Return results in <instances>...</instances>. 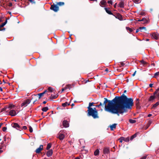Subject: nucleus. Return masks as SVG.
<instances>
[{
	"instance_id": "1",
	"label": "nucleus",
	"mask_w": 159,
	"mask_h": 159,
	"mask_svg": "<svg viewBox=\"0 0 159 159\" xmlns=\"http://www.w3.org/2000/svg\"><path fill=\"white\" fill-rule=\"evenodd\" d=\"M102 104L104 106L105 111L113 114H116L119 116L120 114H122L126 111L127 109H131L133 104V100L131 98H128L124 94L120 96H116L111 100L104 98Z\"/></svg>"
},
{
	"instance_id": "2",
	"label": "nucleus",
	"mask_w": 159,
	"mask_h": 159,
	"mask_svg": "<svg viewBox=\"0 0 159 159\" xmlns=\"http://www.w3.org/2000/svg\"><path fill=\"white\" fill-rule=\"evenodd\" d=\"M93 104V102H90L89 103V106L87 108L88 109V114L89 116H92L94 119L98 118L97 111L94 110L93 108L91 107L92 106Z\"/></svg>"
},
{
	"instance_id": "3",
	"label": "nucleus",
	"mask_w": 159,
	"mask_h": 159,
	"mask_svg": "<svg viewBox=\"0 0 159 159\" xmlns=\"http://www.w3.org/2000/svg\"><path fill=\"white\" fill-rule=\"evenodd\" d=\"M152 39L157 40L159 39V34L157 32H154L150 34Z\"/></svg>"
},
{
	"instance_id": "4",
	"label": "nucleus",
	"mask_w": 159,
	"mask_h": 159,
	"mask_svg": "<svg viewBox=\"0 0 159 159\" xmlns=\"http://www.w3.org/2000/svg\"><path fill=\"white\" fill-rule=\"evenodd\" d=\"M12 126L16 129L18 130L21 131L22 130V127H21L17 123H13L11 124Z\"/></svg>"
},
{
	"instance_id": "5",
	"label": "nucleus",
	"mask_w": 159,
	"mask_h": 159,
	"mask_svg": "<svg viewBox=\"0 0 159 159\" xmlns=\"http://www.w3.org/2000/svg\"><path fill=\"white\" fill-rule=\"evenodd\" d=\"M31 102V100L29 99H26L21 104V107H26Z\"/></svg>"
},
{
	"instance_id": "6",
	"label": "nucleus",
	"mask_w": 159,
	"mask_h": 159,
	"mask_svg": "<svg viewBox=\"0 0 159 159\" xmlns=\"http://www.w3.org/2000/svg\"><path fill=\"white\" fill-rule=\"evenodd\" d=\"M59 7L57 4L52 5L50 7V9L55 12H57L59 10Z\"/></svg>"
},
{
	"instance_id": "7",
	"label": "nucleus",
	"mask_w": 159,
	"mask_h": 159,
	"mask_svg": "<svg viewBox=\"0 0 159 159\" xmlns=\"http://www.w3.org/2000/svg\"><path fill=\"white\" fill-rule=\"evenodd\" d=\"M61 131L57 135V138H59L60 140H63L65 137V135L63 134H62L61 133Z\"/></svg>"
},
{
	"instance_id": "8",
	"label": "nucleus",
	"mask_w": 159,
	"mask_h": 159,
	"mask_svg": "<svg viewBox=\"0 0 159 159\" xmlns=\"http://www.w3.org/2000/svg\"><path fill=\"white\" fill-rule=\"evenodd\" d=\"M125 6L124 1H121L118 5V6L121 8H124Z\"/></svg>"
},
{
	"instance_id": "9",
	"label": "nucleus",
	"mask_w": 159,
	"mask_h": 159,
	"mask_svg": "<svg viewBox=\"0 0 159 159\" xmlns=\"http://www.w3.org/2000/svg\"><path fill=\"white\" fill-rule=\"evenodd\" d=\"M63 125L65 128L68 127L69 126V123L66 120H64L63 122Z\"/></svg>"
},
{
	"instance_id": "10",
	"label": "nucleus",
	"mask_w": 159,
	"mask_h": 159,
	"mask_svg": "<svg viewBox=\"0 0 159 159\" xmlns=\"http://www.w3.org/2000/svg\"><path fill=\"white\" fill-rule=\"evenodd\" d=\"M9 115L11 116H15L16 115V111L13 110H11L9 111Z\"/></svg>"
},
{
	"instance_id": "11",
	"label": "nucleus",
	"mask_w": 159,
	"mask_h": 159,
	"mask_svg": "<svg viewBox=\"0 0 159 159\" xmlns=\"http://www.w3.org/2000/svg\"><path fill=\"white\" fill-rule=\"evenodd\" d=\"M43 148V146L40 145L39 147L37 148L35 150V152L37 153H39L40 152V151L42 150Z\"/></svg>"
},
{
	"instance_id": "12",
	"label": "nucleus",
	"mask_w": 159,
	"mask_h": 159,
	"mask_svg": "<svg viewBox=\"0 0 159 159\" xmlns=\"http://www.w3.org/2000/svg\"><path fill=\"white\" fill-rule=\"evenodd\" d=\"M52 153L53 151L52 149H50L47 152L46 155L48 157H49L52 155Z\"/></svg>"
},
{
	"instance_id": "13",
	"label": "nucleus",
	"mask_w": 159,
	"mask_h": 159,
	"mask_svg": "<svg viewBox=\"0 0 159 159\" xmlns=\"http://www.w3.org/2000/svg\"><path fill=\"white\" fill-rule=\"evenodd\" d=\"M115 17L116 18L120 20H123V18L122 16L119 13L117 14L116 16H115Z\"/></svg>"
},
{
	"instance_id": "14",
	"label": "nucleus",
	"mask_w": 159,
	"mask_h": 159,
	"mask_svg": "<svg viewBox=\"0 0 159 159\" xmlns=\"http://www.w3.org/2000/svg\"><path fill=\"white\" fill-rule=\"evenodd\" d=\"M106 12L110 15H113L111 11L109 10V9L105 7L104 8Z\"/></svg>"
},
{
	"instance_id": "15",
	"label": "nucleus",
	"mask_w": 159,
	"mask_h": 159,
	"mask_svg": "<svg viewBox=\"0 0 159 159\" xmlns=\"http://www.w3.org/2000/svg\"><path fill=\"white\" fill-rule=\"evenodd\" d=\"M106 4V1L104 0H102L101 1L100 5L101 7H102L103 6L105 5Z\"/></svg>"
},
{
	"instance_id": "16",
	"label": "nucleus",
	"mask_w": 159,
	"mask_h": 159,
	"mask_svg": "<svg viewBox=\"0 0 159 159\" xmlns=\"http://www.w3.org/2000/svg\"><path fill=\"white\" fill-rule=\"evenodd\" d=\"M116 124H112V125H110V128L111 130H113L114 129H115L116 128Z\"/></svg>"
},
{
	"instance_id": "17",
	"label": "nucleus",
	"mask_w": 159,
	"mask_h": 159,
	"mask_svg": "<svg viewBox=\"0 0 159 159\" xmlns=\"http://www.w3.org/2000/svg\"><path fill=\"white\" fill-rule=\"evenodd\" d=\"M121 139H123V141L126 142H129V137L127 138H125L123 137H121Z\"/></svg>"
},
{
	"instance_id": "18",
	"label": "nucleus",
	"mask_w": 159,
	"mask_h": 159,
	"mask_svg": "<svg viewBox=\"0 0 159 159\" xmlns=\"http://www.w3.org/2000/svg\"><path fill=\"white\" fill-rule=\"evenodd\" d=\"M103 151L104 153H108L109 152V149L107 148H105Z\"/></svg>"
},
{
	"instance_id": "19",
	"label": "nucleus",
	"mask_w": 159,
	"mask_h": 159,
	"mask_svg": "<svg viewBox=\"0 0 159 159\" xmlns=\"http://www.w3.org/2000/svg\"><path fill=\"white\" fill-rule=\"evenodd\" d=\"M99 153V151L98 149H96L94 152V155L95 156L98 155Z\"/></svg>"
},
{
	"instance_id": "20",
	"label": "nucleus",
	"mask_w": 159,
	"mask_h": 159,
	"mask_svg": "<svg viewBox=\"0 0 159 159\" xmlns=\"http://www.w3.org/2000/svg\"><path fill=\"white\" fill-rule=\"evenodd\" d=\"M155 98L156 97L154 95L151 96L149 99V101H152L155 99Z\"/></svg>"
},
{
	"instance_id": "21",
	"label": "nucleus",
	"mask_w": 159,
	"mask_h": 159,
	"mask_svg": "<svg viewBox=\"0 0 159 159\" xmlns=\"http://www.w3.org/2000/svg\"><path fill=\"white\" fill-rule=\"evenodd\" d=\"M70 103H68L67 102H66L65 103L62 104V106L63 107H66L67 106H69L70 105Z\"/></svg>"
},
{
	"instance_id": "22",
	"label": "nucleus",
	"mask_w": 159,
	"mask_h": 159,
	"mask_svg": "<svg viewBox=\"0 0 159 159\" xmlns=\"http://www.w3.org/2000/svg\"><path fill=\"white\" fill-rule=\"evenodd\" d=\"M159 105V101L157 102L155 104L153 105L152 108H154L157 107Z\"/></svg>"
},
{
	"instance_id": "23",
	"label": "nucleus",
	"mask_w": 159,
	"mask_h": 159,
	"mask_svg": "<svg viewBox=\"0 0 159 159\" xmlns=\"http://www.w3.org/2000/svg\"><path fill=\"white\" fill-rule=\"evenodd\" d=\"M126 29L128 31H129V33H131L133 31V29L129 28V27H126Z\"/></svg>"
},
{
	"instance_id": "24",
	"label": "nucleus",
	"mask_w": 159,
	"mask_h": 159,
	"mask_svg": "<svg viewBox=\"0 0 159 159\" xmlns=\"http://www.w3.org/2000/svg\"><path fill=\"white\" fill-rule=\"evenodd\" d=\"M141 20H142V21H143L144 22V23H147L148 21V20L145 18H143Z\"/></svg>"
},
{
	"instance_id": "25",
	"label": "nucleus",
	"mask_w": 159,
	"mask_h": 159,
	"mask_svg": "<svg viewBox=\"0 0 159 159\" xmlns=\"http://www.w3.org/2000/svg\"><path fill=\"white\" fill-rule=\"evenodd\" d=\"M57 5L59 6H62L64 5V3L63 2H57Z\"/></svg>"
},
{
	"instance_id": "26",
	"label": "nucleus",
	"mask_w": 159,
	"mask_h": 159,
	"mask_svg": "<svg viewBox=\"0 0 159 159\" xmlns=\"http://www.w3.org/2000/svg\"><path fill=\"white\" fill-rule=\"evenodd\" d=\"M47 91L46 90L42 93L38 94V95L39 96V98H40L43 95L47 92Z\"/></svg>"
},
{
	"instance_id": "27",
	"label": "nucleus",
	"mask_w": 159,
	"mask_h": 159,
	"mask_svg": "<svg viewBox=\"0 0 159 159\" xmlns=\"http://www.w3.org/2000/svg\"><path fill=\"white\" fill-rule=\"evenodd\" d=\"M48 110V107H44L42 109V111L44 112L47 111Z\"/></svg>"
},
{
	"instance_id": "28",
	"label": "nucleus",
	"mask_w": 159,
	"mask_h": 159,
	"mask_svg": "<svg viewBox=\"0 0 159 159\" xmlns=\"http://www.w3.org/2000/svg\"><path fill=\"white\" fill-rule=\"evenodd\" d=\"M129 121L130 123L133 124L136 122V120H134L130 119L129 120Z\"/></svg>"
},
{
	"instance_id": "29",
	"label": "nucleus",
	"mask_w": 159,
	"mask_h": 159,
	"mask_svg": "<svg viewBox=\"0 0 159 159\" xmlns=\"http://www.w3.org/2000/svg\"><path fill=\"white\" fill-rule=\"evenodd\" d=\"M58 95H52L50 97V99H55L57 97H58Z\"/></svg>"
},
{
	"instance_id": "30",
	"label": "nucleus",
	"mask_w": 159,
	"mask_h": 159,
	"mask_svg": "<svg viewBox=\"0 0 159 159\" xmlns=\"http://www.w3.org/2000/svg\"><path fill=\"white\" fill-rule=\"evenodd\" d=\"M159 75V71L154 74L153 77L156 78Z\"/></svg>"
},
{
	"instance_id": "31",
	"label": "nucleus",
	"mask_w": 159,
	"mask_h": 159,
	"mask_svg": "<svg viewBox=\"0 0 159 159\" xmlns=\"http://www.w3.org/2000/svg\"><path fill=\"white\" fill-rule=\"evenodd\" d=\"M7 22V20H6L5 22L3 23L2 25H0V28H2L3 27L4 25H6Z\"/></svg>"
},
{
	"instance_id": "32",
	"label": "nucleus",
	"mask_w": 159,
	"mask_h": 159,
	"mask_svg": "<svg viewBox=\"0 0 159 159\" xmlns=\"http://www.w3.org/2000/svg\"><path fill=\"white\" fill-rule=\"evenodd\" d=\"M71 88H72V85L69 84L67 85L66 87H65V89H70Z\"/></svg>"
},
{
	"instance_id": "33",
	"label": "nucleus",
	"mask_w": 159,
	"mask_h": 159,
	"mask_svg": "<svg viewBox=\"0 0 159 159\" xmlns=\"http://www.w3.org/2000/svg\"><path fill=\"white\" fill-rule=\"evenodd\" d=\"M51 144L50 143H48L46 149L47 150H49L51 147Z\"/></svg>"
},
{
	"instance_id": "34",
	"label": "nucleus",
	"mask_w": 159,
	"mask_h": 159,
	"mask_svg": "<svg viewBox=\"0 0 159 159\" xmlns=\"http://www.w3.org/2000/svg\"><path fill=\"white\" fill-rule=\"evenodd\" d=\"M136 137V134H134L132 136H131V137L130 138V140H132L133 139L135 138Z\"/></svg>"
},
{
	"instance_id": "35",
	"label": "nucleus",
	"mask_w": 159,
	"mask_h": 159,
	"mask_svg": "<svg viewBox=\"0 0 159 159\" xmlns=\"http://www.w3.org/2000/svg\"><path fill=\"white\" fill-rule=\"evenodd\" d=\"M159 91V88H157L156 90L153 93V94L154 95H155L156 94H157V93H158V92Z\"/></svg>"
},
{
	"instance_id": "36",
	"label": "nucleus",
	"mask_w": 159,
	"mask_h": 159,
	"mask_svg": "<svg viewBox=\"0 0 159 159\" xmlns=\"http://www.w3.org/2000/svg\"><path fill=\"white\" fill-rule=\"evenodd\" d=\"M53 89L51 87H49L48 88V90L50 91L51 92H52Z\"/></svg>"
},
{
	"instance_id": "37",
	"label": "nucleus",
	"mask_w": 159,
	"mask_h": 159,
	"mask_svg": "<svg viewBox=\"0 0 159 159\" xmlns=\"http://www.w3.org/2000/svg\"><path fill=\"white\" fill-rule=\"evenodd\" d=\"M134 2L136 3H139L140 2V0H134Z\"/></svg>"
},
{
	"instance_id": "38",
	"label": "nucleus",
	"mask_w": 159,
	"mask_h": 159,
	"mask_svg": "<svg viewBox=\"0 0 159 159\" xmlns=\"http://www.w3.org/2000/svg\"><path fill=\"white\" fill-rule=\"evenodd\" d=\"M107 3L108 4H111V5H112L113 4L112 1L111 0H110L107 1Z\"/></svg>"
},
{
	"instance_id": "39",
	"label": "nucleus",
	"mask_w": 159,
	"mask_h": 159,
	"mask_svg": "<svg viewBox=\"0 0 159 159\" xmlns=\"http://www.w3.org/2000/svg\"><path fill=\"white\" fill-rule=\"evenodd\" d=\"M139 29L140 30H141L142 29H144L145 30H146V27H140L139 28Z\"/></svg>"
},
{
	"instance_id": "40",
	"label": "nucleus",
	"mask_w": 159,
	"mask_h": 159,
	"mask_svg": "<svg viewBox=\"0 0 159 159\" xmlns=\"http://www.w3.org/2000/svg\"><path fill=\"white\" fill-rule=\"evenodd\" d=\"M29 131L30 133L32 132L33 131L32 128L30 126L29 127Z\"/></svg>"
},
{
	"instance_id": "41",
	"label": "nucleus",
	"mask_w": 159,
	"mask_h": 159,
	"mask_svg": "<svg viewBox=\"0 0 159 159\" xmlns=\"http://www.w3.org/2000/svg\"><path fill=\"white\" fill-rule=\"evenodd\" d=\"M102 106V102H100L99 104L96 106V107H99L100 106Z\"/></svg>"
},
{
	"instance_id": "42",
	"label": "nucleus",
	"mask_w": 159,
	"mask_h": 159,
	"mask_svg": "<svg viewBox=\"0 0 159 159\" xmlns=\"http://www.w3.org/2000/svg\"><path fill=\"white\" fill-rule=\"evenodd\" d=\"M22 130H26L27 129V127L26 126H24L22 128Z\"/></svg>"
},
{
	"instance_id": "43",
	"label": "nucleus",
	"mask_w": 159,
	"mask_h": 159,
	"mask_svg": "<svg viewBox=\"0 0 159 159\" xmlns=\"http://www.w3.org/2000/svg\"><path fill=\"white\" fill-rule=\"evenodd\" d=\"M139 103V100L138 99H136V105H138Z\"/></svg>"
},
{
	"instance_id": "44",
	"label": "nucleus",
	"mask_w": 159,
	"mask_h": 159,
	"mask_svg": "<svg viewBox=\"0 0 159 159\" xmlns=\"http://www.w3.org/2000/svg\"><path fill=\"white\" fill-rule=\"evenodd\" d=\"M7 128L6 127H3L2 128V130L4 132V131H6V130H7Z\"/></svg>"
},
{
	"instance_id": "45",
	"label": "nucleus",
	"mask_w": 159,
	"mask_h": 159,
	"mask_svg": "<svg viewBox=\"0 0 159 159\" xmlns=\"http://www.w3.org/2000/svg\"><path fill=\"white\" fill-rule=\"evenodd\" d=\"M155 95V96L156 98H159V93L158 94H156Z\"/></svg>"
},
{
	"instance_id": "46",
	"label": "nucleus",
	"mask_w": 159,
	"mask_h": 159,
	"mask_svg": "<svg viewBox=\"0 0 159 159\" xmlns=\"http://www.w3.org/2000/svg\"><path fill=\"white\" fill-rule=\"evenodd\" d=\"M147 158V156H144L141 158V159H146Z\"/></svg>"
},
{
	"instance_id": "47",
	"label": "nucleus",
	"mask_w": 159,
	"mask_h": 159,
	"mask_svg": "<svg viewBox=\"0 0 159 159\" xmlns=\"http://www.w3.org/2000/svg\"><path fill=\"white\" fill-rule=\"evenodd\" d=\"M120 63L121 66H123L125 65V64L123 62H121Z\"/></svg>"
},
{
	"instance_id": "48",
	"label": "nucleus",
	"mask_w": 159,
	"mask_h": 159,
	"mask_svg": "<svg viewBox=\"0 0 159 159\" xmlns=\"http://www.w3.org/2000/svg\"><path fill=\"white\" fill-rule=\"evenodd\" d=\"M123 140V139H121V137L119 139V141H120V143H122Z\"/></svg>"
},
{
	"instance_id": "49",
	"label": "nucleus",
	"mask_w": 159,
	"mask_h": 159,
	"mask_svg": "<svg viewBox=\"0 0 159 159\" xmlns=\"http://www.w3.org/2000/svg\"><path fill=\"white\" fill-rule=\"evenodd\" d=\"M140 30L139 28L138 29H137L136 30V32L135 33H137Z\"/></svg>"
},
{
	"instance_id": "50",
	"label": "nucleus",
	"mask_w": 159,
	"mask_h": 159,
	"mask_svg": "<svg viewBox=\"0 0 159 159\" xmlns=\"http://www.w3.org/2000/svg\"><path fill=\"white\" fill-rule=\"evenodd\" d=\"M136 71H135L134 72V73L132 74V76H134L135 75V74H136Z\"/></svg>"
},
{
	"instance_id": "51",
	"label": "nucleus",
	"mask_w": 159,
	"mask_h": 159,
	"mask_svg": "<svg viewBox=\"0 0 159 159\" xmlns=\"http://www.w3.org/2000/svg\"><path fill=\"white\" fill-rule=\"evenodd\" d=\"M153 84H151L149 85V86L150 87H152V86Z\"/></svg>"
},
{
	"instance_id": "52",
	"label": "nucleus",
	"mask_w": 159,
	"mask_h": 159,
	"mask_svg": "<svg viewBox=\"0 0 159 159\" xmlns=\"http://www.w3.org/2000/svg\"><path fill=\"white\" fill-rule=\"evenodd\" d=\"M140 14L142 15H144V13L143 12H141Z\"/></svg>"
},
{
	"instance_id": "53",
	"label": "nucleus",
	"mask_w": 159,
	"mask_h": 159,
	"mask_svg": "<svg viewBox=\"0 0 159 159\" xmlns=\"http://www.w3.org/2000/svg\"><path fill=\"white\" fill-rule=\"evenodd\" d=\"M152 116V115L151 114H149L148 115V117H150L151 116Z\"/></svg>"
},
{
	"instance_id": "54",
	"label": "nucleus",
	"mask_w": 159,
	"mask_h": 159,
	"mask_svg": "<svg viewBox=\"0 0 159 159\" xmlns=\"http://www.w3.org/2000/svg\"><path fill=\"white\" fill-rule=\"evenodd\" d=\"M116 5H117V3H116L114 5V8H116Z\"/></svg>"
},
{
	"instance_id": "55",
	"label": "nucleus",
	"mask_w": 159,
	"mask_h": 159,
	"mask_svg": "<svg viewBox=\"0 0 159 159\" xmlns=\"http://www.w3.org/2000/svg\"><path fill=\"white\" fill-rule=\"evenodd\" d=\"M29 1L32 3H33L34 2L33 0H29Z\"/></svg>"
},
{
	"instance_id": "56",
	"label": "nucleus",
	"mask_w": 159,
	"mask_h": 159,
	"mask_svg": "<svg viewBox=\"0 0 159 159\" xmlns=\"http://www.w3.org/2000/svg\"><path fill=\"white\" fill-rule=\"evenodd\" d=\"M6 108H3L2 109V111H4L6 110Z\"/></svg>"
},
{
	"instance_id": "57",
	"label": "nucleus",
	"mask_w": 159,
	"mask_h": 159,
	"mask_svg": "<svg viewBox=\"0 0 159 159\" xmlns=\"http://www.w3.org/2000/svg\"><path fill=\"white\" fill-rule=\"evenodd\" d=\"M105 71L107 72H108V69L107 68L105 69Z\"/></svg>"
},
{
	"instance_id": "58",
	"label": "nucleus",
	"mask_w": 159,
	"mask_h": 159,
	"mask_svg": "<svg viewBox=\"0 0 159 159\" xmlns=\"http://www.w3.org/2000/svg\"><path fill=\"white\" fill-rule=\"evenodd\" d=\"M12 6V4L11 3H10L9 4V6L11 7Z\"/></svg>"
},
{
	"instance_id": "59",
	"label": "nucleus",
	"mask_w": 159,
	"mask_h": 159,
	"mask_svg": "<svg viewBox=\"0 0 159 159\" xmlns=\"http://www.w3.org/2000/svg\"><path fill=\"white\" fill-rule=\"evenodd\" d=\"M0 90L1 91H2V88H1V87H0Z\"/></svg>"
},
{
	"instance_id": "60",
	"label": "nucleus",
	"mask_w": 159,
	"mask_h": 159,
	"mask_svg": "<svg viewBox=\"0 0 159 159\" xmlns=\"http://www.w3.org/2000/svg\"><path fill=\"white\" fill-rule=\"evenodd\" d=\"M75 105V104L74 103H72L71 105V106L73 107Z\"/></svg>"
},
{
	"instance_id": "61",
	"label": "nucleus",
	"mask_w": 159,
	"mask_h": 159,
	"mask_svg": "<svg viewBox=\"0 0 159 159\" xmlns=\"http://www.w3.org/2000/svg\"><path fill=\"white\" fill-rule=\"evenodd\" d=\"M46 103V101H43V103L44 104H45Z\"/></svg>"
},
{
	"instance_id": "62",
	"label": "nucleus",
	"mask_w": 159,
	"mask_h": 159,
	"mask_svg": "<svg viewBox=\"0 0 159 159\" xmlns=\"http://www.w3.org/2000/svg\"><path fill=\"white\" fill-rule=\"evenodd\" d=\"M141 62H142L143 63H145V62L143 61H141Z\"/></svg>"
},
{
	"instance_id": "63",
	"label": "nucleus",
	"mask_w": 159,
	"mask_h": 159,
	"mask_svg": "<svg viewBox=\"0 0 159 159\" xmlns=\"http://www.w3.org/2000/svg\"><path fill=\"white\" fill-rule=\"evenodd\" d=\"M149 39H146V41H149Z\"/></svg>"
},
{
	"instance_id": "64",
	"label": "nucleus",
	"mask_w": 159,
	"mask_h": 159,
	"mask_svg": "<svg viewBox=\"0 0 159 159\" xmlns=\"http://www.w3.org/2000/svg\"><path fill=\"white\" fill-rule=\"evenodd\" d=\"M75 159H80V158H79V157H76L75 158Z\"/></svg>"
}]
</instances>
